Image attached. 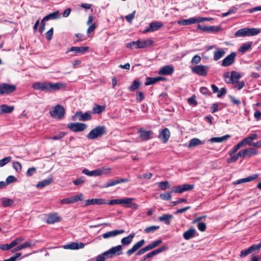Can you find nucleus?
Segmentation results:
<instances>
[{
	"mask_svg": "<svg viewBox=\"0 0 261 261\" xmlns=\"http://www.w3.org/2000/svg\"><path fill=\"white\" fill-rule=\"evenodd\" d=\"M63 87V84L60 83H52L51 82H36L34 83L32 87L38 90L43 91H56L60 89Z\"/></svg>",
	"mask_w": 261,
	"mask_h": 261,
	"instance_id": "f257e3e1",
	"label": "nucleus"
},
{
	"mask_svg": "<svg viewBox=\"0 0 261 261\" xmlns=\"http://www.w3.org/2000/svg\"><path fill=\"white\" fill-rule=\"evenodd\" d=\"M107 133V128L105 125H98L91 130L87 135V138L89 140H95L102 137Z\"/></svg>",
	"mask_w": 261,
	"mask_h": 261,
	"instance_id": "f03ea898",
	"label": "nucleus"
},
{
	"mask_svg": "<svg viewBox=\"0 0 261 261\" xmlns=\"http://www.w3.org/2000/svg\"><path fill=\"white\" fill-rule=\"evenodd\" d=\"M134 200L133 198H125L123 199H115L110 200V205L123 204L124 206L126 208H132L137 210L139 207V205L136 203H133Z\"/></svg>",
	"mask_w": 261,
	"mask_h": 261,
	"instance_id": "7ed1b4c3",
	"label": "nucleus"
},
{
	"mask_svg": "<svg viewBox=\"0 0 261 261\" xmlns=\"http://www.w3.org/2000/svg\"><path fill=\"white\" fill-rule=\"evenodd\" d=\"M260 30L258 28H243L237 31L234 36L236 37L253 36L258 35L260 33Z\"/></svg>",
	"mask_w": 261,
	"mask_h": 261,
	"instance_id": "20e7f679",
	"label": "nucleus"
},
{
	"mask_svg": "<svg viewBox=\"0 0 261 261\" xmlns=\"http://www.w3.org/2000/svg\"><path fill=\"white\" fill-rule=\"evenodd\" d=\"M49 114L54 118L62 119L65 116V110L62 106L58 104L53 108L52 110L49 111Z\"/></svg>",
	"mask_w": 261,
	"mask_h": 261,
	"instance_id": "39448f33",
	"label": "nucleus"
},
{
	"mask_svg": "<svg viewBox=\"0 0 261 261\" xmlns=\"http://www.w3.org/2000/svg\"><path fill=\"white\" fill-rule=\"evenodd\" d=\"M153 42L151 39H147L143 41L137 40L132 41L126 44V47L132 49V44H135L136 48H144L151 45Z\"/></svg>",
	"mask_w": 261,
	"mask_h": 261,
	"instance_id": "423d86ee",
	"label": "nucleus"
},
{
	"mask_svg": "<svg viewBox=\"0 0 261 261\" xmlns=\"http://www.w3.org/2000/svg\"><path fill=\"white\" fill-rule=\"evenodd\" d=\"M111 169H97L92 171H89L87 169H84L82 171V173L89 176H97L102 174H106L110 172Z\"/></svg>",
	"mask_w": 261,
	"mask_h": 261,
	"instance_id": "0eeeda50",
	"label": "nucleus"
},
{
	"mask_svg": "<svg viewBox=\"0 0 261 261\" xmlns=\"http://www.w3.org/2000/svg\"><path fill=\"white\" fill-rule=\"evenodd\" d=\"M16 90L15 85H11L7 83L0 84V95L9 94Z\"/></svg>",
	"mask_w": 261,
	"mask_h": 261,
	"instance_id": "6e6552de",
	"label": "nucleus"
},
{
	"mask_svg": "<svg viewBox=\"0 0 261 261\" xmlns=\"http://www.w3.org/2000/svg\"><path fill=\"white\" fill-rule=\"evenodd\" d=\"M67 127L74 132H83L86 129L87 125L83 123H69L67 124Z\"/></svg>",
	"mask_w": 261,
	"mask_h": 261,
	"instance_id": "1a4fd4ad",
	"label": "nucleus"
},
{
	"mask_svg": "<svg viewBox=\"0 0 261 261\" xmlns=\"http://www.w3.org/2000/svg\"><path fill=\"white\" fill-rule=\"evenodd\" d=\"M90 112H86L85 113L81 111L76 112L75 115L72 117V119L75 120L77 118L79 121H86L90 120L92 119V115Z\"/></svg>",
	"mask_w": 261,
	"mask_h": 261,
	"instance_id": "9d476101",
	"label": "nucleus"
},
{
	"mask_svg": "<svg viewBox=\"0 0 261 261\" xmlns=\"http://www.w3.org/2000/svg\"><path fill=\"white\" fill-rule=\"evenodd\" d=\"M122 250V245H119L113 247L108 250L106 251L107 253H106V254L108 255V257L110 258H113L115 256L122 255L123 254Z\"/></svg>",
	"mask_w": 261,
	"mask_h": 261,
	"instance_id": "9b49d317",
	"label": "nucleus"
},
{
	"mask_svg": "<svg viewBox=\"0 0 261 261\" xmlns=\"http://www.w3.org/2000/svg\"><path fill=\"white\" fill-rule=\"evenodd\" d=\"M83 199V195L80 193L79 195H75L68 198L62 199L60 200V203L61 204H67L73 203L77 202L78 201H82Z\"/></svg>",
	"mask_w": 261,
	"mask_h": 261,
	"instance_id": "f8f14e48",
	"label": "nucleus"
},
{
	"mask_svg": "<svg viewBox=\"0 0 261 261\" xmlns=\"http://www.w3.org/2000/svg\"><path fill=\"white\" fill-rule=\"evenodd\" d=\"M110 200H106L102 198H94L87 199L85 201V206H87L90 205H101V204H109Z\"/></svg>",
	"mask_w": 261,
	"mask_h": 261,
	"instance_id": "ddd939ff",
	"label": "nucleus"
},
{
	"mask_svg": "<svg viewBox=\"0 0 261 261\" xmlns=\"http://www.w3.org/2000/svg\"><path fill=\"white\" fill-rule=\"evenodd\" d=\"M208 67L204 65H196L192 68V71L199 75L205 76L207 74Z\"/></svg>",
	"mask_w": 261,
	"mask_h": 261,
	"instance_id": "4468645a",
	"label": "nucleus"
},
{
	"mask_svg": "<svg viewBox=\"0 0 261 261\" xmlns=\"http://www.w3.org/2000/svg\"><path fill=\"white\" fill-rule=\"evenodd\" d=\"M168 247L164 245L162 246L161 247L156 249L148 253L146 255H144L142 258L140 259V261H145L146 259L151 258L152 256L156 255L160 253H161L167 249Z\"/></svg>",
	"mask_w": 261,
	"mask_h": 261,
	"instance_id": "2eb2a0df",
	"label": "nucleus"
},
{
	"mask_svg": "<svg viewBox=\"0 0 261 261\" xmlns=\"http://www.w3.org/2000/svg\"><path fill=\"white\" fill-rule=\"evenodd\" d=\"M236 56L237 54L235 52L231 53L222 60L221 66L226 67L232 64L234 62Z\"/></svg>",
	"mask_w": 261,
	"mask_h": 261,
	"instance_id": "dca6fc26",
	"label": "nucleus"
},
{
	"mask_svg": "<svg viewBox=\"0 0 261 261\" xmlns=\"http://www.w3.org/2000/svg\"><path fill=\"white\" fill-rule=\"evenodd\" d=\"M145 243V241L144 239H142L139 242L136 243L133 246L126 251V254L128 256H131L137 250L140 249Z\"/></svg>",
	"mask_w": 261,
	"mask_h": 261,
	"instance_id": "f3484780",
	"label": "nucleus"
},
{
	"mask_svg": "<svg viewBox=\"0 0 261 261\" xmlns=\"http://www.w3.org/2000/svg\"><path fill=\"white\" fill-rule=\"evenodd\" d=\"M138 133L140 134V138L142 141H148L151 138L153 132L151 130H146L143 127L139 128Z\"/></svg>",
	"mask_w": 261,
	"mask_h": 261,
	"instance_id": "a211bd4d",
	"label": "nucleus"
},
{
	"mask_svg": "<svg viewBox=\"0 0 261 261\" xmlns=\"http://www.w3.org/2000/svg\"><path fill=\"white\" fill-rule=\"evenodd\" d=\"M170 137V132L168 128H165L162 129L159 135V138L162 141L163 143H166Z\"/></svg>",
	"mask_w": 261,
	"mask_h": 261,
	"instance_id": "6ab92c4d",
	"label": "nucleus"
},
{
	"mask_svg": "<svg viewBox=\"0 0 261 261\" xmlns=\"http://www.w3.org/2000/svg\"><path fill=\"white\" fill-rule=\"evenodd\" d=\"M85 244L82 242H72L70 244L64 245L63 248L65 249L76 250L83 248Z\"/></svg>",
	"mask_w": 261,
	"mask_h": 261,
	"instance_id": "aec40b11",
	"label": "nucleus"
},
{
	"mask_svg": "<svg viewBox=\"0 0 261 261\" xmlns=\"http://www.w3.org/2000/svg\"><path fill=\"white\" fill-rule=\"evenodd\" d=\"M89 50L88 46H72L67 52L74 51L75 54H84Z\"/></svg>",
	"mask_w": 261,
	"mask_h": 261,
	"instance_id": "412c9836",
	"label": "nucleus"
},
{
	"mask_svg": "<svg viewBox=\"0 0 261 261\" xmlns=\"http://www.w3.org/2000/svg\"><path fill=\"white\" fill-rule=\"evenodd\" d=\"M258 175L257 174H252L250 176H248L247 177L237 180L236 181H233V184L238 185L244 182H250L256 179L258 177Z\"/></svg>",
	"mask_w": 261,
	"mask_h": 261,
	"instance_id": "4be33fe9",
	"label": "nucleus"
},
{
	"mask_svg": "<svg viewBox=\"0 0 261 261\" xmlns=\"http://www.w3.org/2000/svg\"><path fill=\"white\" fill-rule=\"evenodd\" d=\"M61 219L57 213L49 214L47 216L46 222L48 224H54L60 221Z\"/></svg>",
	"mask_w": 261,
	"mask_h": 261,
	"instance_id": "5701e85b",
	"label": "nucleus"
},
{
	"mask_svg": "<svg viewBox=\"0 0 261 261\" xmlns=\"http://www.w3.org/2000/svg\"><path fill=\"white\" fill-rule=\"evenodd\" d=\"M177 23L181 25H187L198 23V21L196 17H191L188 19L179 20Z\"/></svg>",
	"mask_w": 261,
	"mask_h": 261,
	"instance_id": "b1692460",
	"label": "nucleus"
},
{
	"mask_svg": "<svg viewBox=\"0 0 261 261\" xmlns=\"http://www.w3.org/2000/svg\"><path fill=\"white\" fill-rule=\"evenodd\" d=\"M174 71V67L170 65H166L163 66L159 71L160 75H170Z\"/></svg>",
	"mask_w": 261,
	"mask_h": 261,
	"instance_id": "393cba45",
	"label": "nucleus"
},
{
	"mask_svg": "<svg viewBox=\"0 0 261 261\" xmlns=\"http://www.w3.org/2000/svg\"><path fill=\"white\" fill-rule=\"evenodd\" d=\"M124 232L123 229L117 230L115 229L114 230L108 231L102 234V237L104 239H108L110 237H113L116 236L118 234H121Z\"/></svg>",
	"mask_w": 261,
	"mask_h": 261,
	"instance_id": "a878e982",
	"label": "nucleus"
},
{
	"mask_svg": "<svg viewBox=\"0 0 261 261\" xmlns=\"http://www.w3.org/2000/svg\"><path fill=\"white\" fill-rule=\"evenodd\" d=\"M135 236V233L134 232H132L128 236L122 238L121 240L122 245L125 246L129 245L132 242L133 239Z\"/></svg>",
	"mask_w": 261,
	"mask_h": 261,
	"instance_id": "bb28decb",
	"label": "nucleus"
},
{
	"mask_svg": "<svg viewBox=\"0 0 261 261\" xmlns=\"http://www.w3.org/2000/svg\"><path fill=\"white\" fill-rule=\"evenodd\" d=\"M14 107L9 106L7 105H2L0 106V115L6 113H10L13 111Z\"/></svg>",
	"mask_w": 261,
	"mask_h": 261,
	"instance_id": "cd10ccee",
	"label": "nucleus"
},
{
	"mask_svg": "<svg viewBox=\"0 0 261 261\" xmlns=\"http://www.w3.org/2000/svg\"><path fill=\"white\" fill-rule=\"evenodd\" d=\"M195 233V229L191 228L183 233V237L186 240H189L194 237Z\"/></svg>",
	"mask_w": 261,
	"mask_h": 261,
	"instance_id": "c85d7f7f",
	"label": "nucleus"
},
{
	"mask_svg": "<svg viewBox=\"0 0 261 261\" xmlns=\"http://www.w3.org/2000/svg\"><path fill=\"white\" fill-rule=\"evenodd\" d=\"M225 53L223 48L217 49L214 52V60L216 61H218L225 55Z\"/></svg>",
	"mask_w": 261,
	"mask_h": 261,
	"instance_id": "c756f323",
	"label": "nucleus"
},
{
	"mask_svg": "<svg viewBox=\"0 0 261 261\" xmlns=\"http://www.w3.org/2000/svg\"><path fill=\"white\" fill-rule=\"evenodd\" d=\"M230 137V135H226L222 137L212 138L208 141L212 143H220L226 141Z\"/></svg>",
	"mask_w": 261,
	"mask_h": 261,
	"instance_id": "7c9ffc66",
	"label": "nucleus"
},
{
	"mask_svg": "<svg viewBox=\"0 0 261 261\" xmlns=\"http://www.w3.org/2000/svg\"><path fill=\"white\" fill-rule=\"evenodd\" d=\"M105 106H100L96 103H94V107L92 109V113L93 114H100L105 110Z\"/></svg>",
	"mask_w": 261,
	"mask_h": 261,
	"instance_id": "2f4dec72",
	"label": "nucleus"
},
{
	"mask_svg": "<svg viewBox=\"0 0 261 261\" xmlns=\"http://www.w3.org/2000/svg\"><path fill=\"white\" fill-rule=\"evenodd\" d=\"M173 218L172 215L164 214L159 218V220L161 222H164L166 224H170V220Z\"/></svg>",
	"mask_w": 261,
	"mask_h": 261,
	"instance_id": "473e14b6",
	"label": "nucleus"
},
{
	"mask_svg": "<svg viewBox=\"0 0 261 261\" xmlns=\"http://www.w3.org/2000/svg\"><path fill=\"white\" fill-rule=\"evenodd\" d=\"M53 182V179L50 178L48 179H44L42 181L39 182L37 185L36 187L37 188H42L47 186L49 185L51 183Z\"/></svg>",
	"mask_w": 261,
	"mask_h": 261,
	"instance_id": "72a5a7b5",
	"label": "nucleus"
},
{
	"mask_svg": "<svg viewBox=\"0 0 261 261\" xmlns=\"http://www.w3.org/2000/svg\"><path fill=\"white\" fill-rule=\"evenodd\" d=\"M245 157H251L252 155H256L258 154L257 149L253 148H249L244 149Z\"/></svg>",
	"mask_w": 261,
	"mask_h": 261,
	"instance_id": "f704fd0d",
	"label": "nucleus"
},
{
	"mask_svg": "<svg viewBox=\"0 0 261 261\" xmlns=\"http://www.w3.org/2000/svg\"><path fill=\"white\" fill-rule=\"evenodd\" d=\"M203 144V142L202 141H201L200 139L198 138H193L191 140H190L189 143L188 144V148H192L195 146H197L198 145H200L201 144Z\"/></svg>",
	"mask_w": 261,
	"mask_h": 261,
	"instance_id": "c9c22d12",
	"label": "nucleus"
},
{
	"mask_svg": "<svg viewBox=\"0 0 261 261\" xmlns=\"http://www.w3.org/2000/svg\"><path fill=\"white\" fill-rule=\"evenodd\" d=\"M60 17V14L58 11L50 13L43 17V20H48L50 19H56Z\"/></svg>",
	"mask_w": 261,
	"mask_h": 261,
	"instance_id": "e433bc0d",
	"label": "nucleus"
},
{
	"mask_svg": "<svg viewBox=\"0 0 261 261\" xmlns=\"http://www.w3.org/2000/svg\"><path fill=\"white\" fill-rule=\"evenodd\" d=\"M151 32H153L159 30L163 26V23L158 21L151 22L149 24Z\"/></svg>",
	"mask_w": 261,
	"mask_h": 261,
	"instance_id": "4c0bfd02",
	"label": "nucleus"
},
{
	"mask_svg": "<svg viewBox=\"0 0 261 261\" xmlns=\"http://www.w3.org/2000/svg\"><path fill=\"white\" fill-rule=\"evenodd\" d=\"M252 45V42H247L246 43H244L242 45H241L239 48V51L244 53L248 50L251 47Z\"/></svg>",
	"mask_w": 261,
	"mask_h": 261,
	"instance_id": "58836bf2",
	"label": "nucleus"
},
{
	"mask_svg": "<svg viewBox=\"0 0 261 261\" xmlns=\"http://www.w3.org/2000/svg\"><path fill=\"white\" fill-rule=\"evenodd\" d=\"M141 86V83L138 80H134L130 86L128 88L129 91L133 92L138 89Z\"/></svg>",
	"mask_w": 261,
	"mask_h": 261,
	"instance_id": "ea45409f",
	"label": "nucleus"
},
{
	"mask_svg": "<svg viewBox=\"0 0 261 261\" xmlns=\"http://www.w3.org/2000/svg\"><path fill=\"white\" fill-rule=\"evenodd\" d=\"M32 244L31 241H27L24 243L23 244H21L16 247H15L13 250L11 251L12 252H14L15 251H17L20 250H22L24 248H27V247H31Z\"/></svg>",
	"mask_w": 261,
	"mask_h": 261,
	"instance_id": "a19ab883",
	"label": "nucleus"
},
{
	"mask_svg": "<svg viewBox=\"0 0 261 261\" xmlns=\"http://www.w3.org/2000/svg\"><path fill=\"white\" fill-rule=\"evenodd\" d=\"M241 77V75L240 73L234 71H232L231 72L230 81L231 82H233L234 84L237 83L238 81Z\"/></svg>",
	"mask_w": 261,
	"mask_h": 261,
	"instance_id": "79ce46f5",
	"label": "nucleus"
},
{
	"mask_svg": "<svg viewBox=\"0 0 261 261\" xmlns=\"http://www.w3.org/2000/svg\"><path fill=\"white\" fill-rule=\"evenodd\" d=\"M2 206L5 207L12 205L14 202L13 199L7 198H2Z\"/></svg>",
	"mask_w": 261,
	"mask_h": 261,
	"instance_id": "37998d69",
	"label": "nucleus"
},
{
	"mask_svg": "<svg viewBox=\"0 0 261 261\" xmlns=\"http://www.w3.org/2000/svg\"><path fill=\"white\" fill-rule=\"evenodd\" d=\"M162 243V240L161 239H159V240H156V241L152 242L151 243L148 244L147 246H146V247H147V249H148V250H151V249L155 248L156 247L158 246Z\"/></svg>",
	"mask_w": 261,
	"mask_h": 261,
	"instance_id": "c03bdc74",
	"label": "nucleus"
},
{
	"mask_svg": "<svg viewBox=\"0 0 261 261\" xmlns=\"http://www.w3.org/2000/svg\"><path fill=\"white\" fill-rule=\"evenodd\" d=\"M160 228V226L159 225H152L150 226H148L146 227L144 230V232L145 233H149L151 232H154L155 231L157 230Z\"/></svg>",
	"mask_w": 261,
	"mask_h": 261,
	"instance_id": "a18cd8bd",
	"label": "nucleus"
},
{
	"mask_svg": "<svg viewBox=\"0 0 261 261\" xmlns=\"http://www.w3.org/2000/svg\"><path fill=\"white\" fill-rule=\"evenodd\" d=\"M159 187L162 190H166L169 189L171 187L170 184L168 181H161L158 183Z\"/></svg>",
	"mask_w": 261,
	"mask_h": 261,
	"instance_id": "49530a36",
	"label": "nucleus"
},
{
	"mask_svg": "<svg viewBox=\"0 0 261 261\" xmlns=\"http://www.w3.org/2000/svg\"><path fill=\"white\" fill-rule=\"evenodd\" d=\"M172 192H168L160 194V198L163 200H170L171 199Z\"/></svg>",
	"mask_w": 261,
	"mask_h": 261,
	"instance_id": "de8ad7c7",
	"label": "nucleus"
},
{
	"mask_svg": "<svg viewBox=\"0 0 261 261\" xmlns=\"http://www.w3.org/2000/svg\"><path fill=\"white\" fill-rule=\"evenodd\" d=\"M156 80L155 77H148L146 79V82L145 83V85L146 86H149L150 85H152L156 83Z\"/></svg>",
	"mask_w": 261,
	"mask_h": 261,
	"instance_id": "09e8293b",
	"label": "nucleus"
},
{
	"mask_svg": "<svg viewBox=\"0 0 261 261\" xmlns=\"http://www.w3.org/2000/svg\"><path fill=\"white\" fill-rule=\"evenodd\" d=\"M12 160V157L10 156L6 157L0 160V167H3L7 164L9 163Z\"/></svg>",
	"mask_w": 261,
	"mask_h": 261,
	"instance_id": "8fccbe9b",
	"label": "nucleus"
},
{
	"mask_svg": "<svg viewBox=\"0 0 261 261\" xmlns=\"http://www.w3.org/2000/svg\"><path fill=\"white\" fill-rule=\"evenodd\" d=\"M107 253V251L103 252L102 253L98 255L96 258V261H105L106 258H110L108 257V255L106 254Z\"/></svg>",
	"mask_w": 261,
	"mask_h": 261,
	"instance_id": "3c124183",
	"label": "nucleus"
},
{
	"mask_svg": "<svg viewBox=\"0 0 261 261\" xmlns=\"http://www.w3.org/2000/svg\"><path fill=\"white\" fill-rule=\"evenodd\" d=\"M242 147L241 143L239 142L236 145H235L233 148L229 152V154L230 156H232L233 154H234L241 147Z\"/></svg>",
	"mask_w": 261,
	"mask_h": 261,
	"instance_id": "603ef678",
	"label": "nucleus"
},
{
	"mask_svg": "<svg viewBox=\"0 0 261 261\" xmlns=\"http://www.w3.org/2000/svg\"><path fill=\"white\" fill-rule=\"evenodd\" d=\"M252 141L251 140L250 138L248 136V137H246V138L244 139L243 140H242L240 142L241 143L242 146H243L244 145H248L249 146H252Z\"/></svg>",
	"mask_w": 261,
	"mask_h": 261,
	"instance_id": "864d4df0",
	"label": "nucleus"
},
{
	"mask_svg": "<svg viewBox=\"0 0 261 261\" xmlns=\"http://www.w3.org/2000/svg\"><path fill=\"white\" fill-rule=\"evenodd\" d=\"M188 102L189 105L194 107L197 106L198 104V102L196 100V96L194 95L188 99Z\"/></svg>",
	"mask_w": 261,
	"mask_h": 261,
	"instance_id": "5fc2aeb1",
	"label": "nucleus"
},
{
	"mask_svg": "<svg viewBox=\"0 0 261 261\" xmlns=\"http://www.w3.org/2000/svg\"><path fill=\"white\" fill-rule=\"evenodd\" d=\"M172 193H181L184 192L183 189H182V186H174L173 187L171 190Z\"/></svg>",
	"mask_w": 261,
	"mask_h": 261,
	"instance_id": "6e6d98bb",
	"label": "nucleus"
},
{
	"mask_svg": "<svg viewBox=\"0 0 261 261\" xmlns=\"http://www.w3.org/2000/svg\"><path fill=\"white\" fill-rule=\"evenodd\" d=\"M152 174L150 172H147L143 174V175H139L138 178L139 179L145 178L146 179H150L152 177Z\"/></svg>",
	"mask_w": 261,
	"mask_h": 261,
	"instance_id": "4d7b16f0",
	"label": "nucleus"
},
{
	"mask_svg": "<svg viewBox=\"0 0 261 261\" xmlns=\"http://www.w3.org/2000/svg\"><path fill=\"white\" fill-rule=\"evenodd\" d=\"M251 249H253L252 247H249L247 249L243 250L241 252L240 256L241 257H245L248 255L249 254L251 253Z\"/></svg>",
	"mask_w": 261,
	"mask_h": 261,
	"instance_id": "13d9d810",
	"label": "nucleus"
},
{
	"mask_svg": "<svg viewBox=\"0 0 261 261\" xmlns=\"http://www.w3.org/2000/svg\"><path fill=\"white\" fill-rule=\"evenodd\" d=\"M54 29L51 28L45 34V37L47 40H50L53 38Z\"/></svg>",
	"mask_w": 261,
	"mask_h": 261,
	"instance_id": "bf43d9fd",
	"label": "nucleus"
},
{
	"mask_svg": "<svg viewBox=\"0 0 261 261\" xmlns=\"http://www.w3.org/2000/svg\"><path fill=\"white\" fill-rule=\"evenodd\" d=\"M118 181H117V180H110V181L108 182L107 184H105L103 186H102V188H108V187H112V186H114L117 184Z\"/></svg>",
	"mask_w": 261,
	"mask_h": 261,
	"instance_id": "052dcab7",
	"label": "nucleus"
},
{
	"mask_svg": "<svg viewBox=\"0 0 261 261\" xmlns=\"http://www.w3.org/2000/svg\"><path fill=\"white\" fill-rule=\"evenodd\" d=\"M13 247L11 245V243H10V244H4L0 245V249L4 251L8 250Z\"/></svg>",
	"mask_w": 261,
	"mask_h": 261,
	"instance_id": "680f3d73",
	"label": "nucleus"
},
{
	"mask_svg": "<svg viewBox=\"0 0 261 261\" xmlns=\"http://www.w3.org/2000/svg\"><path fill=\"white\" fill-rule=\"evenodd\" d=\"M221 30L220 26H208V33L209 32H217Z\"/></svg>",
	"mask_w": 261,
	"mask_h": 261,
	"instance_id": "e2e57ef3",
	"label": "nucleus"
},
{
	"mask_svg": "<svg viewBox=\"0 0 261 261\" xmlns=\"http://www.w3.org/2000/svg\"><path fill=\"white\" fill-rule=\"evenodd\" d=\"M13 167L17 172L20 171L22 168L21 164L17 161L13 162Z\"/></svg>",
	"mask_w": 261,
	"mask_h": 261,
	"instance_id": "0e129e2a",
	"label": "nucleus"
},
{
	"mask_svg": "<svg viewBox=\"0 0 261 261\" xmlns=\"http://www.w3.org/2000/svg\"><path fill=\"white\" fill-rule=\"evenodd\" d=\"M144 99V93L142 91L137 92L136 93V100L138 102L141 101Z\"/></svg>",
	"mask_w": 261,
	"mask_h": 261,
	"instance_id": "69168bd1",
	"label": "nucleus"
},
{
	"mask_svg": "<svg viewBox=\"0 0 261 261\" xmlns=\"http://www.w3.org/2000/svg\"><path fill=\"white\" fill-rule=\"evenodd\" d=\"M201 60V58L200 56L198 55H195L193 57L191 62L193 64H197L200 62Z\"/></svg>",
	"mask_w": 261,
	"mask_h": 261,
	"instance_id": "338daca9",
	"label": "nucleus"
},
{
	"mask_svg": "<svg viewBox=\"0 0 261 261\" xmlns=\"http://www.w3.org/2000/svg\"><path fill=\"white\" fill-rule=\"evenodd\" d=\"M21 253H19V252L16 253L13 256L11 257L10 258L7 259H5V260H4V261H16L17 258H18L19 257H20L21 256Z\"/></svg>",
	"mask_w": 261,
	"mask_h": 261,
	"instance_id": "774afa93",
	"label": "nucleus"
}]
</instances>
